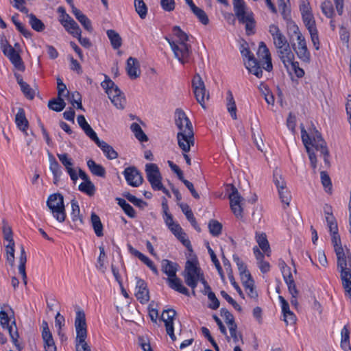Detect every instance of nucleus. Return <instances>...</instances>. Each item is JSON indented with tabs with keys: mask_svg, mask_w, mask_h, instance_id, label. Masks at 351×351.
Returning <instances> with one entry per match:
<instances>
[{
	"mask_svg": "<svg viewBox=\"0 0 351 351\" xmlns=\"http://www.w3.org/2000/svg\"><path fill=\"white\" fill-rule=\"evenodd\" d=\"M301 136L302 143L306 148V152L308 153L311 166L313 170V173H316L317 160L316 155L310 145H311L312 147L315 148L317 151L320 152V154L323 156L325 163L324 167H329L330 166V162L329 160L330 152L326 141L322 137L321 133L317 130H315L314 133L312 134V136H311L304 128H302Z\"/></svg>",
	"mask_w": 351,
	"mask_h": 351,
	"instance_id": "1",
	"label": "nucleus"
},
{
	"mask_svg": "<svg viewBox=\"0 0 351 351\" xmlns=\"http://www.w3.org/2000/svg\"><path fill=\"white\" fill-rule=\"evenodd\" d=\"M175 123L179 130L177 134L178 143L184 152H189L194 145V133L192 123L185 112L178 108L175 111Z\"/></svg>",
	"mask_w": 351,
	"mask_h": 351,
	"instance_id": "2",
	"label": "nucleus"
},
{
	"mask_svg": "<svg viewBox=\"0 0 351 351\" xmlns=\"http://www.w3.org/2000/svg\"><path fill=\"white\" fill-rule=\"evenodd\" d=\"M172 32L178 38L176 41L171 40L168 36H165V39L171 47L175 57L182 64H184L188 62L189 58L192 53L191 46L187 43L189 38V36L178 25L173 27Z\"/></svg>",
	"mask_w": 351,
	"mask_h": 351,
	"instance_id": "3",
	"label": "nucleus"
},
{
	"mask_svg": "<svg viewBox=\"0 0 351 351\" xmlns=\"http://www.w3.org/2000/svg\"><path fill=\"white\" fill-rule=\"evenodd\" d=\"M233 10L239 22L245 25L247 35L254 34L256 21L252 12H246L247 6L244 0H232Z\"/></svg>",
	"mask_w": 351,
	"mask_h": 351,
	"instance_id": "4",
	"label": "nucleus"
},
{
	"mask_svg": "<svg viewBox=\"0 0 351 351\" xmlns=\"http://www.w3.org/2000/svg\"><path fill=\"white\" fill-rule=\"evenodd\" d=\"M86 328L87 326L84 312L83 311H77L75 319V328L76 331V351H91L90 347L86 341L87 337Z\"/></svg>",
	"mask_w": 351,
	"mask_h": 351,
	"instance_id": "5",
	"label": "nucleus"
},
{
	"mask_svg": "<svg viewBox=\"0 0 351 351\" xmlns=\"http://www.w3.org/2000/svg\"><path fill=\"white\" fill-rule=\"evenodd\" d=\"M47 206L57 221L63 223L65 221L66 215L62 194L57 193L50 195L47 200Z\"/></svg>",
	"mask_w": 351,
	"mask_h": 351,
	"instance_id": "6",
	"label": "nucleus"
},
{
	"mask_svg": "<svg viewBox=\"0 0 351 351\" xmlns=\"http://www.w3.org/2000/svg\"><path fill=\"white\" fill-rule=\"evenodd\" d=\"M240 52L248 71L258 78L261 77L263 71L261 70V66H260V62L258 61V59L250 51L248 44L246 42L241 45Z\"/></svg>",
	"mask_w": 351,
	"mask_h": 351,
	"instance_id": "7",
	"label": "nucleus"
},
{
	"mask_svg": "<svg viewBox=\"0 0 351 351\" xmlns=\"http://www.w3.org/2000/svg\"><path fill=\"white\" fill-rule=\"evenodd\" d=\"M274 45L278 49V56L285 66L288 69L289 64H291V60L294 59V55L291 51L289 45L285 36L282 34H278L276 36L273 38Z\"/></svg>",
	"mask_w": 351,
	"mask_h": 351,
	"instance_id": "8",
	"label": "nucleus"
},
{
	"mask_svg": "<svg viewBox=\"0 0 351 351\" xmlns=\"http://www.w3.org/2000/svg\"><path fill=\"white\" fill-rule=\"evenodd\" d=\"M203 276V274L201 273L200 268L197 267L193 262L188 261L186 263L183 276L186 284L191 287L192 294L193 295H195V289L197 287V282Z\"/></svg>",
	"mask_w": 351,
	"mask_h": 351,
	"instance_id": "9",
	"label": "nucleus"
},
{
	"mask_svg": "<svg viewBox=\"0 0 351 351\" xmlns=\"http://www.w3.org/2000/svg\"><path fill=\"white\" fill-rule=\"evenodd\" d=\"M0 324L3 329L8 330L16 349L21 350L23 349V346L18 341L19 334L15 322L12 321L10 323V319L9 318L7 313L3 310L0 311Z\"/></svg>",
	"mask_w": 351,
	"mask_h": 351,
	"instance_id": "10",
	"label": "nucleus"
},
{
	"mask_svg": "<svg viewBox=\"0 0 351 351\" xmlns=\"http://www.w3.org/2000/svg\"><path fill=\"white\" fill-rule=\"evenodd\" d=\"M257 56L258 58V61L260 62L261 70L263 71V69L267 72L271 71L273 70V64L271 53L266 44L263 41L259 43Z\"/></svg>",
	"mask_w": 351,
	"mask_h": 351,
	"instance_id": "11",
	"label": "nucleus"
},
{
	"mask_svg": "<svg viewBox=\"0 0 351 351\" xmlns=\"http://www.w3.org/2000/svg\"><path fill=\"white\" fill-rule=\"evenodd\" d=\"M5 44L2 45L3 54L7 56L14 66L19 71L25 70V65L19 53L13 48L7 40Z\"/></svg>",
	"mask_w": 351,
	"mask_h": 351,
	"instance_id": "12",
	"label": "nucleus"
},
{
	"mask_svg": "<svg viewBox=\"0 0 351 351\" xmlns=\"http://www.w3.org/2000/svg\"><path fill=\"white\" fill-rule=\"evenodd\" d=\"M339 272L351 270V253L348 248L339 249L335 252Z\"/></svg>",
	"mask_w": 351,
	"mask_h": 351,
	"instance_id": "13",
	"label": "nucleus"
},
{
	"mask_svg": "<svg viewBox=\"0 0 351 351\" xmlns=\"http://www.w3.org/2000/svg\"><path fill=\"white\" fill-rule=\"evenodd\" d=\"M231 190L232 192L229 195L230 208L237 217L241 218L243 217L241 202L243 201V198L240 195L234 186L232 185Z\"/></svg>",
	"mask_w": 351,
	"mask_h": 351,
	"instance_id": "14",
	"label": "nucleus"
},
{
	"mask_svg": "<svg viewBox=\"0 0 351 351\" xmlns=\"http://www.w3.org/2000/svg\"><path fill=\"white\" fill-rule=\"evenodd\" d=\"M145 173L147 180L154 189L162 184V176L158 167L154 163H149L145 165Z\"/></svg>",
	"mask_w": 351,
	"mask_h": 351,
	"instance_id": "15",
	"label": "nucleus"
},
{
	"mask_svg": "<svg viewBox=\"0 0 351 351\" xmlns=\"http://www.w3.org/2000/svg\"><path fill=\"white\" fill-rule=\"evenodd\" d=\"M176 315V312L174 309L172 308L164 310L161 315V319L165 322L166 332L172 339V341H175L176 339V337L174 335L173 328V321L175 319Z\"/></svg>",
	"mask_w": 351,
	"mask_h": 351,
	"instance_id": "16",
	"label": "nucleus"
},
{
	"mask_svg": "<svg viewBox=\"0 0 351 351\" xmlns=\"http://www.w3.org/2000/svg\"><path fill=\"white\" fill-rule=\"evenodd\" d=\"M123 175L128 184L133 187H138L143 183V176L134 167L125 168Z\"/></svg>",
	"mask_w": 351,
	"mask_h": 351,
	"instance_id": "17",
	"label": "nucleus"
},
{
	"mask_svg": "<svg viewBox=\"0 0 351 351\" xmlns=\"http://www.w3.org/2000/svg\"><path fill=\"white\" fill-rule=\"evenodd\" d=\"M106 93L108 95V97L112 104L117 108H124L126 104V99L125 94L121 90V89H106Z\"/></svg>",
	"mask_w": 351,
	"mask_h": 351,
	"instance_id": "18",
	"label": "nucleus"
},
{
	"mask_svg": "<svg viewBox=\"0 0 351 351\" xmlns=\"http://www.w3.org/2000/svg\"><path fill=\"white\" fill-rule=\"evenodd\" d=\"M69 95V89H58V97L50 100L48 103V107L56 112L62 111L66 104L64 97Z\"/></svg>",
	"mask_w": 351,
	"mask_h": 351,
	"instance_id": "19",
	"label": "nucleus"
},
{
	"mask_svg": "<svg viewBox=\"0 0 351 351\" xmlns=\"http://www.w3.org/2000/svg\"><path fill=\"white\" fill-rule=\"evenodd\" d=\"M136 283L135 295L137 300L141 304H145L149 300V295L147 283L141 278H136Z\"/></svg>",
	"mask_w": 351,
	"mask_h": 351,
	"instance_id": "20",
	"label": "nucleus"
},
{
	"mask_svg": "<svg viewBox=\"0 0 351 351\" xmlns=\"http://www.w3.org/2000/svg\"><path fill=\"white\" fill-rule=\"evenodd\" d=\"M57 156L61 163L64 166L71 179L75 182L78 179V176L77 175L76 171L73 168V163L72 159L69 157L67 154H58Z\"/></svg>",
	"mask_w": 351,
	"mask_h": 351,
	"instance_id": "21",
	"label": "nucleus"
},
{
	"mask_svg": "<svg viewBox=\"0 0 351 351\" xmlns=\"http://www.w3.org/2000/svg\"><path fill=\"white\" fill-rule=\"evenodd\" d=\"M126 71L130 79L134 80L139 77L141 70L139 68V62L136 58L130 57L127 60Z\"/></svg>",
	"mask_w": 351,
	"mask_h": 351,
	"instance_id": "22",
	"label": "nucleus"
},
{
	"mask_svg": "<svg viewBox=\"0 0 351 351\" xmlns=\"http://www.w3.org/2000/svg\"><path fill=\"white\" fill-rule=\"evenodd\" d=\"M71 217L74 226L76 228H80L84 224L83 217L80 214V209L77 202L75 199H72L71 202Z\"/></svg>",
	"mask_w": 351,
	"mask_h": 351,
	"instance_id": "23",
	"label": "nucleus"
},
{
	"mask_svg": "<svg viewBox=\"0 0 351 351\" xmlns=\"http://www.w3.org/2000/svg\"><path fill=\"white\" fill-rule=\"evenodd\" d=\"M59 21L61 25L64 27L65 30L73 37H75L77 34L82 33V30L79 25L71 17L69 19H60Z\"/></svg>",
	"mask_w": 351,
	"mask_h": 351,
	"instance_id": "24",
	"label": "nucleus"
},
{
	"mask_svg": "<svg viewBox=\"0 0 351 351\" xmlns=\"http://www.w3.org/2000/svg\"><path fill=\"white\" fill-rule=\"evenodd\" d=\"M49 169L53 176V184L58 185L62 174L61 167L52 155H49Z\"/></svg>",
	"mask_w": 351,
	"mask_h": 351,
	"instance_id": "25",
	"label": "nucleus"
},
{
	"mask_svg": "<svg viewBox=\"0 0 351 351\" xmlns=\"http://www.w3.org/2000/svg\"><path fill=\"white\" fill-rule=\"evenodd\" d=\"M167 280L170 288L185 295H189V290L183 286L181 280L176 276L168 278Z\"/></svg>",
	"mask_w": 351,
	"mask_h": 351,
	"instance_id": "26",
	"label": "nucleus"
},
{
	"mask_svg": "<svg viewBox=\"0 0 351 351\" xmlns=\"http://www.w3.org/2000/svg\"><path fill=\"white\" fill-rule=\"evenodd\" d=\"M339 273L345 294L351 300V269Z\"/></svg>",
	"mask_w": 351,
	"mask_h": 351,
	"instance_id": "27",
	"label": "nucleus"
},
{
	"mask_svg": "<svg viewBox=\"0 0 351 351\" xmlns=\"http://www.w3.org/2000/svg\"><path fill=\"white\" fill-rule=\"evenodd\" d=\"M19 274L21 275L23 278V282L25 285H27V274L25 271V265L27 262V255L24 249V247L23 245L21 246V254L19 258Z\"/></svg>",
	"mask_w": 351,
	"mask_h": 351,
	"instance_id": "28",
	"label": "nucleus"
},
{
	"mask_svg": "<svg viewBox=\"0 0 351 351\" xmlns=\"http://www.w3.org/2000/svg\"><path fill=\"white\" fill-rule=\"evenodd\" d=\"M15 123L20 130L26 133L29 123L25 117V111L21 108H19L18 112L16 114Z\"/></svg>",
	"mask_w": 351,
	"mask_h": 351,
	"instance_id": "29",
	"label": "nucleus"
},
{
	"mask_svg": "<svg viewBox=\"0 0 351 351\" xmlns=\"http://www.w3.org/2000/svg\"><path fill=\"white\" fill-rule=\"evenodd\" d=\"M194 95L201 106L206 109V103L210 99V93L208 89H194Z\"/></svg>",
	"mask_w": 351,
	"mask_h": 351,
	"instance_id": "30",
	"label": "nucleus"
},
{
	"mask_svg": "<svg viewBox=\"0 0 351 351\" xmlns=\"http://www.w3.org/2000/svg\"><path fill=\"white\" fill-rule=\"evenodd\" d=\"M42 338L44 342V347L55 345L51 332L49 330L48 324L43 320L42 322Z\"/></svg>",
	"mask_w": 351,
	"mask_h": 351,
	"instance_id": "31",
	"label": "nucleus"
},
{
	"mask_svg": "<svg viewBox=\"0 0 351 351\" xmlns=\"http://www.w3.org/2000/svg\"><path fill=\"white\" fill-rule=\"evenodd\" d=\"M178 266V264L167 259L162 261V271L168 276V278L176 276Z\"/></svg>",
	"mask_w": 351,
	"mask_h": 351,
	"instance_id": "32",
	"label": "nucleus"
},
{
	"mask_svg": "<svg viewBox=\"0 0 351 351\" xmlns=\"http://www.w3.org/2000/svg\"><path fill=\"white\" fill-rule=\"evenodd\" d=\"M97 145L102 150L104 155L109 160L116 159L118 157L117 152L106 142L101 141Z\"/></svg>",
	"mask_w": 351,
	"mask_h": 351,
	"instance_id": "33",
	"label": "nucleus"
},
{
	"mask_svg": "<svg viewBox=\"0 0 351 351\" xmlns=\"http://www.w3.org/2000/svg\"><path fill=\"white\" fill-rule=\"evenodd\" d=\"M247 279L242 280L243 285L247 291V294L249 297H250L252 299H256L258 298V293L254 289V282L253 279L252 278V276L250 274H247Z\"/></svg>",
	"mask_w": 351,
	"mask_h": 351,
	"instance_id": "34",
	"label": "nucleus"
},
{
	"mask_svg": "<svg viewBox=\"0 0 351 351\" xmlns=\"http://www.w3.org/2000/svg\"><path fill=\"white\" fill-rule=\"evenodd\" d=\"M19 16V14L18 13H15L12 16V21L16 26V29L26 38H31L32 36V33L27 29L25 27V25L21 23L18 20V17Z\"/></svg>",
	"mask_w": 351,
	"mask_h": 351,
	"instance_id": "35",
	"label": "nucleus"
},
{
	"mask_svg": "<svg viewBox=\"0 0 351 351\" xmlns=\"http://www.w3.org/2000/svg\"><path fill=\"white\" fill-rule=\"evenodd\" d=\"M87 166L93 175L101 178L105 177L106 170L102 165L97 164L93 160L90 159L87 161Z\"/></svg>",
	"mask_w": 351,
	"mask_h": 351,
	"instance_id": "36",
	"label": "nucleus"
},
{
	"mask_svg": "<svg viewBox=\"0 0 351 351\" xmlns=\"http://www.w3.org/2000/svg\"><path fill=\"white\" fill-rule=\"evenodd\" d=\"M289 3L282 2L278 3V8L280 10V14L284 20L287 21L288 27L291 25L292 23H295V22L291 19V9L289 6L287 5Z\"/></svg>",
	"mask_w": 351,
	"mask_h": 351,
	"instance_id": "37",
	"label": "nucleus"
},
{
	"mask_svg": "<svg viewBox=\"0 0 351 351\" xmlns=\"http://www.w3.org/2000/svg\"><path fill=\"white\" fill-rule=\"evenodd\" d=\"M27 17L29 18V23L34 31L41 32L45 29L44 23L38 19L34 14L30 13L27 14Z\"/></svg>",
	"mask_w": 351,
	"mask_h": 351,
	"instance_id": "38",
	"label": "nucleus"
},
{
	"mask_svg": "<svg viewBox=\"0 0 351 351\" xmlns=\"http://www.w3.org/2000/svg\"><path fill=\"white\" fill-rule=\"evenodd\" d=\"M226 106L228 111L230 112L233 119H237V107L233 95L230 90L226 94Z\"/></svg>",
	"mask_w": 351,
	"mask_h": 351,
	"instance_id": "39",
	"label": "nucleus"
},
{
	"mask_svg": "<svg viewBox=\"0 0 351 351\" xmlns=\"http://www.w3.org/2000/svg\"><path fill=\"white\" fill-rule=\"evenodd\" d=\"M114 49H118L122 45V39L120 35L114 29H108L106 32Z\"/></svg>",
	"mask_w": 351,
	"mask_h": 351,
	"instance_id": "40",
	"label": "nucleus"
},
{
	"mask_svg": "<svg viewBox=\"0 0 351 351\" xmlns=\"http://www.w3.org/2000/svg\"><path fill=\"white\" fill-rule=\"evenodd\" d=\"M90 221L95 234L99 237H102L104 235L103 225L101 222L99 217L95 213H92L90 216Z\"/></svg>",
	"mask_w": 351,
	"mask_h": 351,
	"instance_id": "41",
	"label": "nucleus"
},
{
	"mask_svg": "<svg viewBox=\"0 0 351 351\" xmlns=\"http://www.w3.org/2000/svg\"><path fill=\"white\" fill-rule=\"evenodd\" d=\"M256 240L260 248L266 253L267 256H269L270 247L265 233L256 234Z\"/></svg>",
	"mask_w": 351,
	"mask_h": 351,
	"instance_id": "42",
	"label": "nucleus"
},
{
	"mask_svg": "<svg viewBox=\"0 0 351 351\" xmlns=\"http://www.w3.org/2000/svg\"><path fill=\"white\" fill-rule=\"evenodd\" d=\"M130 129L133 132L135 137L141 142H147L148 138L144 133L141 126L136 123H132L130 125Z\"/></svg>",
	"mask_w": 351,
	"mask_h": 351,
	"instance_id": "43",
	"label": "nucleus"
},
{
	"mask_svg": "<svg viewBox=\"0 0 351 351\" xmlns=\"http://www.w3.org/2000/svg\"><path fill=\"white\" fill-rule=\"evenodd\" d=\"M118 204L123 210L125 213L131 218H134L136 216L134 209L131 205H130L124 199L117 198Z\"/></svg>",
	"mask_w": 351,
	"mask_h": 351,
	"instance_id": "44",
	"label": "nucleus"
},
{
	"mask_svg": "<svg viewBox=\"0 0 351 351\" xmlns=\"http://www.w3.org/2000/svg\"><path fill=\"white\" fill-rule=\"evenodd\" d=\"M207 249H208V252L210 256V258H211V261L212 262L214 263L221 280L223 281L225 280V276H224V274H223V269H222V267H221V265L219 263V260L217 259V256L216 254H215L214 251L211 249V247L209 246V245H208L207 246Z\"/></svg>",
	"mask_w": 351,
	"mask_h": 351,
	"instance_id": "45",
	"label": "nucleus"
},
{
	"mask_svg": "<svg viewBox=\"0 0 351 351\" xmlns=\"http://www.w3.org/2000/svg\"><path fill=\"white\" fill-rule=\"evenodd\" d=\"M135 10L142 19H145L147 14V7L143 0H134Z\"/></svg>",
	"mask_w": 351,
	"mask_h": 351,
	"instance_id": "46",
	"label": "nucleus"
},
{
	"mask_svg": "<svg viewBox=\"0 0 351 351\" xmlns=\"http://www.w3.org/2000/svg\"><path fill=\"white\" fill-rule=\"evenodd\" d=\"M79 190L90 196L95 194V187L93 183L90 180L82 182L79 185Z\"/></svg>",
	"mask_w": 351,
	"mask_h": 351,
	"instance_id": "47",
	"label": "nucleus"
},
{
	"mask_svg": "<svg viewBox=\"0 0 351 351\" xmlns=\"http://www.w3.org/2000/svg\"><path fill=\"white\" fill-rule=\"evenodd\" d=\"M210 233L214 237H218L221 233L222 225L217 220L212 219L208 223Z\"/></svg>",
	"mask_w": 351,
	"mask_h": 351,
	"instance_id": "48",
	"label": "nucleus"
},
{
	"mask_svg": "<svg viewBox=\"0 0 351 351\" xmlns=\"http://www.w3.org/2000/svg\"><path fill=\"white\" fill-rule=\"evenodd\" d=\"M302 17L303 22L306 29L308 30L309 33L317 30L316 27L315 21L313 14L306 15Z\"/></svg>",
	"mask_w": 351,
	"mask_h": 351,
	"instance_id": "49",
	"label": "nucleus"
},
{
	"mask_svg": "<svg viewBox=\"0 0 351 351\" xmlns=\"http://www.w3.org/2000/svg\"><path fill=\"white\" fill-rule=\"evenodd\" d=\"M294 50L301 60L305 62L310 61V53L308 51L307 47H298L297 49L294 48Z\"/></svg>",
	"mask_w": 351,
	"mask_h": 351,
	"instance_id": "50",
	"label": "nucleus"
},
{
	"mask_svg": "<svg viewBox=\"0 0 351 351\" xmlns=\"http://www.w3.org/2000/svg\"><path fill=\"white\" fill-rule=\"evenodd\" d=\"M192 12L203 25H206L209 23V19L206 13L202 9L196 7L193 10H192Z\"/></svg>",
	"mask_w": 351,
	"mask_h": 351,
	"instance_id": "51",
	"label": "nucleus"
},
{
	"mask_svg": "<svg viewBox=\"0 0 351 351\" xmlns=\"http://www.w3.org/2000/svg\"><path fill=\"white\" fill-rule=\"evenodd\" d=\"M320 177L322 184L325 191L328 193H330L332 190V182L328 174L325 171H321Z\"/></svg>",
	"mask_w": 351,
	"mask_h": 351,
	"instance_id": "52",
	"label": "nucleus"
},
{
	"mask_svg": "<svg viewBox=\"0 0 351 351\" xmlns=\"http://www.w3.org/2000/svg\"><path fill=\"white\" fill-rule=\"evenodd\" d=\"M322 11L323 14L327 18H332L335 14V10L332 3L330 1H324L321 5Z\"/></svg>",
	"mask_w": 351,
	"mask_h": 351,
	"instance_id": "53",
	"label": "nucleus"
},
{
	"mask_svg": "<svg viewBox=\"0 0 351 351\" xmlns=\"http://www.w3.org/2000/svg\"><path fill=\"white\" fill-rule=\"evenodd\" d=\"M220 313L221 315L224 318L225 322L228 327L237 324L234 322V316L229 312L228 309L222 308L220 310Z\"/></svg>",
	"mask_w": 351,
	"mask_h": 351,
	"instance_id": "54",
	"label": "nucleus"
},
{
	"mask_svg": "<svg viewBox=\"0 0 351 351\" xmlns=\"http://www.w3.org/2000/svg\"><path fill=\"white\" fill-rule=\"evenodd\" d=\"M274 182L276 187L278 188V190L286 187V182L282 178L280 171H278V169H276L274 171Z\"/></svg>",
	"mask_w": 351,
	"mask_h": 351,
	"instance_id": "55",
	"label": "nucleus"
},
{
	"mask_svg": "<svg viewBox=\"0 0 351 351\" xmlns=\"http://www.w3.org/2000/svg\"><path fill=\"white\" fill-rule=\"evenodd\" d=\"M278 193L281 202L287 206H289L291 196L287 187H284L283 189L278 190Z\"/></svg>",
	"mask_w": 351,
	"mask_h": 351,
	"instance_id": "56",
	"label": "nucleus"
},
{
	"mask_svg": "<svg viewBox=\"0 0 351 351\" xmlns=\"http://www.w3.org/2000/svg\"><path fill=\"white\" fill-rule=\"evenodd\" d=\"M332 235V243L334 247L335 252H337L338 248L344 249L341 245V241L340 236L337 231H330Z\"/></svg>",
	"mask_w": 351,
	"mask_h": 351,
	"instance_id": "57",
	"label": "nucleus"
},
{
	"mask_svg": "<svg viewBox=\"0 0 351 351\" xmlns=\"http://www.w3.org/2000/svg\"><path fill=\"white\" fill-rule=\"evenodd\" d=\"M83 26V27L89 33H92L93 32V27L92 26L91 21L84 14L80 19L77 20Z\"/></svg>",
	"mask_w": 351,
	"mask_h": 351,
	"instance_id": "58",
	"label": "nucleus"
},
{
	"mask_svg": "<svg viewBox=\"0 0 351 351\" xmlns=\"http://www.w3.org/2000/svg\"><path fill=\"white\" fill-rule=\"evenodd\" d=\"M124 197L134 205L138 206L140 208H143L144 207V206L146 205V203L144 201L136 197L134 195L130 193H127L124 195Z\"/></svg>",
	"mask_w": 351,
	"mask_h": 351,
	"instance_id": "59",
	"label": "nucleus"
},
{
	"mask_svg": "<svg viewBox=\"0 0 351 351\" xmlns=\"http://www.w3.org/2000/svg\"><path fill=\"white\" fill-rule=\"evenodd\" d=\"M300 11L301 12L302 16L312 14L311 8L308 0H302L300 5Z\"/></svg>",
	"mask_w": 351,
	"mask_h": 351,
	"instance_id": "60",
	"label": "nucleus"
},
{
	"mask_svg": "<svg viewBox=\"0 0 351 351\" xmlns=\"http://www.w3.org/2000/svg\"><path fill=\"white\" fill-rule=\"evenodd\" d=\"M288 28L293 34L296 36L298 43L306 41L304 37L300 32L298 26L295 23H291V25Z\"/></svg>",
	"mask_w": 351,
	"mask_h": 351,
	"instance_id": "61",
	"label": "nucleus"
},
{
	"mask_svg": "<svg viewBox=\"0 0 351 351\" xmlns=\"http://www.w3.org/2000/svg\"><path fill=\"white\" fill-rule=\"evenodd\" d=\"M83 131L97 145L101 141V140L97 137L96 132L92 129L90 125L84 128Z\"/></svg>",
	"mask_w": 351,
	"mask_h": 351,
	"instance_id": "62",
	"label": "nucleus"
},
{
	"mask_svg": "<svg viewBox=\"0 0 351 351\" xmlns=\"http://www.w3.org/2000/svg\"><path fill=\"white\" fill-rule=\"evenodd\" d=\"M207 296L211 302V303L209 304L208 307L210 308L211 309H214V310L218 308L219 306L220 302H219V300L217 298L215 293H213V291L209 292L207 294Z\"/></svg>",
	"mask_w": 351,
	"mask_h": 351,
	"instance_id": "63",
	"label": "nucleus"
},
{
	"mask_svg": "<svg viewBox=\"0 0 351 351\" xmlns=\"http://www.w3.org/2000/svg\"><path fill=\"white\" fill-rule=\"evenodd\" d=\"M261 94L263 95L266 102L269 105L274 104V94L270 91V89H261Z\"/></svg>",
	"mask_w": 351,
	"mask_h": 351,
	"instance_id": "64",
	"label": "nucleus"
}]
</instances>
